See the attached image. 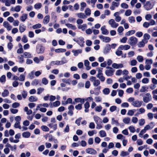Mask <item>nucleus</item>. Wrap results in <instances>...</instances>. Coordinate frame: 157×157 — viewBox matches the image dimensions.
<instances>
[{
  "label": "nucleus",
  "mask_w": 157,
  "mask_h": 157,
  "mask_svg": "<svg viewBox=\"0 0 157 157\" xmlns=\"http://www.w3.org/2000/svg\"><path fill=\"white\" fill-rule=\"evenodd\" d=\"M143 100L145 103H148L152 99L151 96L149 93H145L142 94Z\"/></svg>",
  "instance_id": "1"
},
{
  "label": "nucleus",
  "mask_w": 157,
  "mask_h": 157,
  "mask_svg": "<svg viewBox=\"0 0 157 157\" xmlns=\"http://www.w3.org/2000/svg\"><path fill=\"white\" fill-rule=\"evenodd\" d=\"M138 39L134 36L130 37L128 41V43L131 46H135L137 43Z\"/></svg>",
  "instance_id": "2"
},
{
  "label": "nucleus",
  "mask_w": 157,
  "mask_h": 157,
  "mask_svg": "<svg viewBox=\"0 0 157 157\" xmlns=\"http://www.w3.org/2000/svg\"><path fill=\"white\" fill-rule=\"evenodd\" d=\"M98 74L96 75L97 77L99 78L101 82H104L105 80V78L103 76V74L102 71V68H98Z\"/></svg>",
  "instance_id": "3"
},
{
  "label": "nucleus",
  "mask_w": 157,
  "mask_h": 157,
  "mask_svg": "<svg viewBox=\"0 0 157 157\" xmlns=\"http://www.w3.org/2000/svg\"><path fill=\"white\" fill-rule=\"evenodd\" d=\"M89 79L91 82H93L94 86H97L99 85L100 83V80L97 79L95 77L91 76Z\"/></svg>",
  "instance_id": "4"
},
{
  "label": "nucleus",
  "mask_w": 157,
  "mask_h": 157,
  "mask_svg": "<svg viewBox=\"0 0 157 157\" xmlns=\"http://www.w3.org/2000/svg\"><path fill=\"white\" fill-rule=\"evenodd\" d=\"M44 47L41 44H38L36 46V52L38 54H42L44 51Z\"/></svg>",
  "instance_id": "5"
},
{
  "label": "nucleus",
  "mask_w": 157,
  "mask_h": 157,
  "mask_svg": "<svg viewBox=\"0 0 157 157\" xmlns=\"http://www.w3.org/2000/svg\"><path fill=\"white\" fill-rule=\"evenodd\" d=\"M108 23L111 27L113 28H116L118 26V23H116L114 20L111 19L108 21Z\"/></svg>",
  "instance_id": "6"
},
{
  "label": "nucleus",
  "mask_w": 157,
  "mask_h": 157,
  "mask_svg": "<svg viewBox=\"0 0 157 157\" xmlns=\"http://www.w3.org/2000/svg\"><path fill=\"white\" fill-rule=\"evenodd\" d=\"M144 7L147 10H149L151 9L153 7V6L151 4L150 1H147L144 4Z\"/></svg>",
  "instance_id": "7"
},
{
  "label": "nucleus",
  "mask_w": 157,
  "mask_h": 157,
  "mask_svg": "<svg viewBox=\"0 0 157 157\" xmlns=\"http://www.w3.org/2000/svg\"><path fill=\"white\" fill-rule=\"evenodd\" d=\"M99 37L102 41L105 43L109 42L111 40L110 37L108 36H104L101 35H99Z\"/></svg>",
  "instance_id": "8"
},
{
  "label": "nucleus",
  "mask_w": 157,
  "mask_h": 157,
  "mask_svg": "<svg viewBox=\"0 0 157 157\" xmlns=\"http://www.w3.org/2000/svg\"><path fill=\"white\" fill-rule=\"evenodd\" d=\"M142 102L139 100H134L132 103V105L135 107H140L142 105Z\"/></svg>",
  "instance_id": "9"
},
{
  "label": "nucleus",
  "mask_w": 157,
  "mask_h": 157,
  "mask_svg": "<svg viewBox=\"0 0 157 157\" xmlns=\"http://www.w3.org/2000/svg\"><path fill=\"white\" fill-rule=\"evenodd\" d=\"M120 3L113 1L112 2L111 5L110 7V9L112 10H114L115 8L118 7L119 6Z\"/></svg>",
  "instance_id": "10"
},
{
  "label": "nucleus",
  "mask_w": 157,
  "mask_h": 157,
  "mask_svg": "<svg viewBox=\"0 0 157 157\" xmlns=\"http://www.w3.org/2000/svg\"><path fill=\"white\" fill-rule=\"evenodd\" d=\"M3 26L8 31L10 30L12 28V26L7 21H4Z\"/></svg>",
  "instance_id": "11"
},
{
  "label": "nucleus",
  "mask_w": 157,
  "mask_h": 157,
  "mask_svg": "<svg viewBox=\"0 0 157 157\" xmlns=\"http://www.w3.org/2000/svg\"><path fill=\"white\" fill-rule=\"evenodd\" d=\"M67 61L64 57L62 58V60L61 61H55V65H63L66 63H67Z\"/></svg>",
  "instance_id": "12"
},
{
  "label": "nucleus",
  "mask_w": 157,
  "mask_h": 157,
  "mask_svg": "<svg viewBox=\"0 0 157 157\" xmlns=\"http://www.w3.org/2000/svg\"><path fill=\"white\" fill-rule=\"evenodd\" d=\"M154 123L153 122H150L148 124L146 125L144 127V128L146 131L151 129L154 127Z\"/></svg>",
  "instance_id": "13"
},
{
  "label": "nucleus",
  "mask_w": 157,
  "mask_h": 157,
  "mask_svg": "<svg viewBox=\"0 0 157 157\" xmlns=\"http://www.w3.org/2000/svg\"><path fill=\"white\" fill-rule=\"evenodd\" d=\"M86 153L92 155H94L97 153V151L91 148L86 149Z\"/></svg>",
  "instance_id": "14"
},
{
  "label": "nucleus",
  "mask_w": 157,
  "mask_h": 157,
  "mask_svg": "<svg viewBox=\"0 0 157 157\" xmlns=\"http://www.w3.org/2000/svg\"><path fill=\"white\" fill-rule=\"evenodd\" d=\"M112 67L114 68L117 69L123 68L124 67V66L122 63L117 64L114 63L112 64Z\"/></svg>",
  "instance_id": "15"
},
{
  "label": "nucleus",
  "mask_w": 157,
  "mask_h": 157,
  "mask_svg": "<svg viewBox=\"0 0 157 157\" xmlns=\"http://www.w3.org/2000/svg\"><path fill=\"white\" fill-rule=\"evenodd\" d=\"M130 48V45H121L118 47V49L121 50H127Z\"/></svg>",
  "instance_id": "16"
},
{
  "label": "nucleus",
  "mask_w": 157,
  "mask_h": 157,
  "mask_svg": "<svg viewBox=\"0 0 157 157\" xmlns=\"http://www.w3.org/2000/svg\"><path fill=\"white\" fill-rule=\"evenodd\" d=\"M111 50L110 45L108 44L106 45V48L103 51V53L105 54H106L108 53Z\"/></svg>",
  "instance_id": "17"
},
{
  "label": "nucleus",
  "mask_w": 157,
  "mask_h": 157,
  "mask_svg": "<svg viewBox=\"0 0 157 157\" xmlns=\"http://www.w3.org/2000/svg\"><path fill=\"white\" fill-rule=\"evenodd\" d=\"M93 118L96 124L99 123L100 122H101V119L99 117L95 115L94 116Z\"/></svg>",
  "instance_id": "18"
},
{
  "label": "nucleus",
  "mask_w": 157,
  "mask_h": 157,
  "mask_svg": "<svg viewBox=\"0 0 157 157\" xmlns=\"http://www.w3.org/2000/svg\"><path fill=\"white\" fill-rule=\"evenodd\" d=\"M101 33L104 35H107L108 34V31L107 30L105 29V26H103L101 27Z\"/></svg>",
  "instance_id": "19"
},
{
  "label": "nucleus",
  "mask_w": 157,
  "mask_h": 157,
  "mask_svg": "<svg viewBox=\"0 0 157 157\" xmlns=\"http://www.w3.org/2000/svg\"><path fill=\"white\" fill-rule=\"evenodd\" d=\"M72 52L74 54V55L75 56H77L79 54H81L82 52V50L81 49H79L78 50H73Z\"/></svg>",
  "instance_id": "20"
},
{
  "label": "nucleus",
  "mask_w": 157,
  "mask_h": 157,
  "mask_svg": "<svg viewBox=\"0 0 157 157\" xmlns=\"http://www.w3.org/2000/svg\"><path fill=\"white\" fill-rule=\"evenodd\" d=\"M26 27L23 24H20L19 27V30L21 33L23 32L26 29Z\"/></svg>",
  "instance_id": "21"
},
{
  "label": "nucleus",
  "mask_w": 157,
  "mask_h": 157,
  "mask_svg": "<svg viewBox=\"0 0 157 157\" xmlns=\"http://www.w3.org/2000/svg\"><path fill=\"white\" fill-rule=\"evenodd\" d=\"M147 43L145 40L143 39L140 41L139 42L138 44V47L139 48L143 47L145 44Z\"/></svg>",
  "instance_id": "22"
},
{
  "label": "nucleus",
  "mask_w": 157,
  "mask_h": 157,
  "mask_svg": "<svg viewBox=\"0 0 157 157\" xmlns=\"http://www.w3.org/2000/svg\"><path fill=\"white\" fill-rule=\"evenodd\" d=\"M78 17L81 19H85L87 17L86 15L83 13H79L76 14Z\"/></svg>",
  "instance_id": "23"
},
{
  "label": "nucleus",
  "mask_w": 157,
  "mask_h": 157,
  "mask_svg": "<svg viewBox=\"0 0 157 157\" xmlns=\"http://www.w3.org/2000/svg\"><path fill=\"white\" fill-rule=\"evenodd\" d=\"M65 25L68 28H71L73 30H76L77 29L76 27L72 24L69 23H66L65 24Z\"/></svg>",
  "instance_id": "24"
},
{
  "label": "nucleus",
  "mask_w": 157,
  "mask_h": 157,
  "mask_svg": "<svg viewBox=\"0 0 157 157\" xmlns=\"http://www.w3.org/2000/svg\"><path fill=\"white\" fill-rule=\"evenodd\" d=\"M50 20V17L49 15L45 16L43 19V23L44 24H47L48 23Z\"/></svg>",
  "instance_id": "25"
},
{
  "label": "nucleus",
  "mask_w": 157,
  "mask_h": 157,
  "mask_svg": "<svg viewBox=\"0 0 157 157\" xmlns=\"http://www.w3.org/2000/svg\"><path fill=\"white\" fill-rule=\"evenodd\" d=\"M85 100V99L80 98H77L75 99V101L76 103L80 102L82 104H83Z\"/></svg>",
  "instance_id": "26"
},
{
  "label": "nucleus",
  "mask_w": 157,
  "mask_h": 157,
  "mask_svg": "<svg viewBox=\"0 0 157 157\" xmlns=\"http://www.w3.org/2000/svg\"><path fill=\"white\" fill-rule=\"evenodd\" d=\"M113 71L111 70H107L105 71V74L108 76H111L113 75Z\"/></svg>",
  "instance_id": "27"
},
{
  "label": "nucleus",
  "mask_w": 157,
  "mask_h": 157,
  "mask_svg": "<svg viewBox=\"0 0 157 157\" xmlns=\"http://www.w3.org/2000/svg\"><path fill=\"white\" fill-rule=\"evenodd\" d=\"M9 91L5 89L2 93V96L3 97H6L9 95Z\"/></svg>",
  "instance_id": "28"
},
{
  "label": "nucleus",
  "mask_w": 157,
  "mask_h": 157,
  "mask_svg": "<svg viewBox=\"0 0 157 157\" xmlns=\"http://www.w3.org/2000/svg\"><path fill=\"white\" fill-rule=\"evenodd\" d=\"M90 106V104L87 101L85 103L84 105L85 108L84 111L86 113L88 112L89 111L88 108H89Z\"/></svg>",
  "instance_id": "29"
},
{
  "label": "nucleus",
  "mask_w": 157,
  "mask_h": 157,
  "mask_svg": "<svg viewBox=\"0 0 157 157\" xmlns=\"http://www.w3.org/2000/svg\"><path fill=\"white\" fill-rule=\"evenodd\" d=\"M143 37L144 39L143 40H145L147 43L148 40L150 39V36L148 34L145 33L144 34Z\"/></svg>",
  "instance_id": "30"
},
{
  "label": "nucleus",
  "mask_w": 157,
  "mask_h": 157,
  "mask_svg": "<svg viewBox=\"0 0 157 157\" xmlns=\"http://www.w3.org/2000/svg\"><path fill=\"white\" fill-rule=\"evenodd\" d=\"M31 135L30 133L29 132H24L22 134V136L25 138L29 137Z\"/></svg>",
  "instance_id": "31"
},
{
  "label": "nucleus",
  "mask_w": 157,
  "mask_h": 157,
  "mask_svg": "<svg viewBox=\"0 0 157 157\" xmlns=\"http://www.w3.org/2000/svg\"><path fill=\"white\" fill-rule=\"evenodd\" d=\"M37 98L34 96H31L29 98V100L31 102L36 101H37Z\"/></svg>",
  "instance_id": "32"
},
{
  "label": "nucleus",
  "mask_w": 157,
  "mask_h": 157,
  "mask_svg": "<svg viewBox=\"0 0 157 157\" xmlns=\"http://www.w3.org/2000/svg\"><path fill=\"white\" fill-rule=\"evenodd\" d=\"M100 136L101 137H104L106 136V133L105 131L103 130H101L99 132Z\"/></svg>",
  "instance_id": "33"
},
{
  "label": "nucleus",
  "mask_w": 157,
  "mask_h": 157,
  "mask_svg": "<svg viewBox=\"0 0 157 157\" xmlns=\"http://www.w3.org/2000/svg\"><path fill=\"white\" fill-rule=\"evenodd\" d=\"M74 41H76V42L79 44L81 46H83V44L84 43L83 41V39L82 38L80 40H75V39L73 40Z\"/></svg>",
  "instance_id": "34"
},
{
  "label": "nucleus",
  "mask_w": 157,
  "mask_h": 157,
  "mask_svg": "<svg viewBox=\"0 0 157 157\" xmlns=\"http://www.w3.org/2000/svg\"><path fill=\"white\" fill-rule=\"evenodd\" d=\"M27 18V14L25 13H24L22 14L20 17V20L22 21H24Z\"/></svg>",
  "instance_id": "35"
},
{
  "label": "nucleus",
  "mask_w": 157,
  "mask_h": 157,
  "mask_svg": "<svg viewBox=\"0 0 157 157\" xmlns=\"http://www.w3.org/2000/svg\"><path fill=\"white\" fill-rule=\"evenodd\" d=\"M87 27V25L86 24H83L78 26V29H81L82 31H84Z\"/></svg>",
  "instance_id": "36"
},
{
  "label": "nucleus",
  "mask_w": 157,
  "mask_h": 157,
  "mask_svg": "<svg viewBox=\"0 0 157 157\" xmlns=\"http://www.w3.org/2000/svg\"><path fill=\"white\" fill-rule=\"evenodd\" d=\"M135 32L136 31L134 30H132L129 31L126 33L125 35L127 36H130L134 34L135 33Z\"/></svg>",
  "instance_id": "37"
},
{
  "label": "nucleus",
  "mask_w": 157,
  "mask_h": 157,
  "mask_svg": "<svg viewBox=\"0 0 157 157\" xmlns=\"http://www.w3.org/2000/svg\"><path fill=\"white\" fill-rule=\"evenodd\" d=\"M55 52L56 53L63 52L66 51L65 49L63 48H58L56 49L55 50Z\"/></svg>",
  "instance_id": "38"
},
{
  "label": "nucleus",
  "mask_w": 157,
  "mask_h": 157,
  "mask_svg": "<svg viewBox=\"0 0 157 157\" xmlns=\"http://www.w3.org/2000/svg\"><path fill=\"white\" fill-rule=\"evenodd\" d=\"M111 124H115V125L118 126L119 125V123L117 120H115L114 118H113L112 119Z\"/></svg>",
  "instance_id": "39"
},
{
  "label": "nucleus",
  "mask_w": 157,
  "mask_h": 157,
  "mask_svg": "<svg viewBox=\"0 0 157 157\" xmlns=\"http://www.w3.org/2000/svg\"><path fill=\"white\" fill-rule=\"evenodd\" d=\"M137 61L136 59H133L130 61L129 64L132 66H135L137 64Z\"/></svg>",
  "instance_id": "40"
},
{
  "label": "nucleus",
  "mask_w": 157,
  "mask_h": 157,
  "mask_svg": "<svg viewBox=\"0 0 157 157\" xmlns=\"http://www.w3.org/2000/svg\"><path fill=\"white\" fill-rule=\"evenodd\" d=\"M41 25L40 24L38 23L33 25L32 26V28L33 29H37L41 28Z\"/></svg>",
  "instance_id": "41"
},
{
  "label": "nucleus",
  "mask_w": 157,
  "mask_h": 157,
  "mask_svg": "<svg viewBox=\"0 0 157 157\" xmlns=\"http://www.w3.org/2000/svg\"><path fill=\"white\" fill-rule=\"evenodd\" d=\"M14 127L16 128L21 129V127L20 125V122H16L14 125Z\"/></svg>",
  "instance_id": "42"
},
{
  "label": "nucleus",
  "mask_w": 157,
  "mask_h": 157,
  "mask_svg": "<svg viewBox=\"0 0 157 157\" xmlns=\"http://www.w3.org/2000/svg\"><path fill=\"white\" fill-rule=\"evenodd\" d=\"M18 59L19 60V62L20 63H22L24 62V59L23 56L22 55H21L19 56H18Z\"/></svg>",
  "instance_id": "43"
},
{
  "label": "nucleus",
  "mask_w": 157,
  "mask_h": 157,
  "mask_svg": "<svg viewBox=\"0 0 157 157\" xmlns=\"http://www.w3.org/2000/svg\"><path fill=\"white\" fill-rule=\"evenodd\" d=\"M136 111V110L135 109L129 110L128 111L127 115L129 116H132L134 114Z\"/></svg>",
  "instance_id": "44"
},
{
  "label": "nucleus",
  "mask_w": 157,
  "mask_h": 157,
  "mask_svg": "<svg viewBox=\"0 0 157 157\" xmlns=\"http://www.w3.org/2000/svg\"><path fill=\"white\" fill-rule=\"evenodd\" d=\"M128 21L130 23H134L135 22V17L133 16H131L128 18Z\"/></svg>",
  "instance_id": "45"
},
{
  "label": "nucleus",
  "mask_w": 157,
  "mask_h": 157,
  "mask_svg": "<svg viewBox=\"0 0 157 157\" xmlns=\"http://www.w3.org/2000/svg\"><path fill=\"white\" fill-rule=\"evenodd\" d=\"M136 59L140 63L143 62L144 60L143 56L140 55L136 57Z\"/></svg>",
  "instance_id": "46"
},
{
  "label": "nucleus",
  "mask_w": 157,
  "mask_h": 157,
  "mask_svg": "<svg viewBox=\"0 0 157 157\" xmlns=\"http://www.w3.org/2000/svg\"><path fill=\"white\" fill-rule=\"evenodd\" d=\"M130 121V119L129 117H125L123 119V122L125 124H129Z\"/></svg>",
  "instance_id": "47"
},
{
  "label": "nucleus",
  "mask_w": 157,
  "mask_h": 157,
  "mask_svg": "<svg viewBox=\"0 0 157 157\" xmlns=\"http://www.w3.org/2000/svg\"><path fill=\"white\" fill-rule=\"evenodd\" d=\"M24 55L26 58H31L32 57L31 54L29 52H25Z\"/></svg>",
  "instance_id": "48"
},
{
  "label": "nucleus",
  "mask_w": 157,
  "mask_h": 157,
  "mask_svg": "<svg viewBox=\"0 0 157 157\" xmlns=\"http://www.w3.org/2000/svg\"><path fill=\"white\" fill-rule=\"evenodd\" d=\"M129 153L128 151H122L121 152L120 155L122 157H124L128 155Z\"/></svg>",
  "instance_id": "49"
},
{
  "label": "nucleus",
  "mask_w": 157,
  "mask_h": 157,
  "mask_svg": "<svg viewBox=\"0 0 157 157\" xmlns=\"http://www.w3.org/2000/svg\"><path fill=\"white\" fill-rule=\"evenodd\" d=\"M103 92L105 95L108 94L110 92V90L108 88H105L103 90Z\"/></svg>",
  "instance_id": "50"
},
{
  "label": "nucleus",
  "mask_w": 157,
  "mask_h": 157,
  "mask_svg": "<svg viewBox=\"0 0 157 157\" xmlns=\"http://www.w3.org/2000/svg\"><path fill=\"white\" fill-rule=\"evenodd\" d=\"M85 12L86 16H89L91 14V10L88 8H86L85 10Z\"/></svg>",
  "instance_id": "51"
},
{
  "label": "nucleus",
  "mask_w": 157,
  "mask_h": 157,
  "mask_svg": "<svg viewBox=\"0 0 157 157\" xmlns=\"http://www.w3.org/2000/svg\"><path fill=\"white\" fill-rule=\"evenodd\" d=\"M124 30V29L123 27L121 26H120L118 27L117 31L118 33L119 34L121 35Z\"/></svg>",
  "instance_id": "52"
},
{
  "label": "nucleus",
  "mask_w": 157,
  "mask_h": 157,
  "mask_svg": "<svg viewBox=\"0 0 157 157\" xmlns=\"http://www.w3.org/2000/svg\"><path fill=\"white\" fill-rule=\"evenodd\" d=\"M153 63V60L151 59H148L146 60L145 63L146 64L151 65Z\"/></svg>",
  "instance_id": "53"
},
{
  "label": "nucleus",
  "mask_w": 157,
  "mask_h": 157,
  "mask_svg": "<svg viewBox=\"0 0 157 157\" xmlns=\"http://www.w3.org/2000/svg\"><path fill=\"white\" fill-rule=\"evenodd\" d=\"M41 4L40 3H38L34 5V7L36 9H39L41 8Z\"/></svg>",
  "instance_id": "54"
},
{
  "label": "nucleus",
  "mask_w": 157,
  "mask_h": 157,
  "mask_svg": "<svg viewBox=\"0 0 157 157\" xmlns=\"http://www.w3.org/2000/svg\"><path fill=\"white\" fill-rule=\"evenodd\" d=\"M145 123V120L144 119H141L139 121V124L140 126H143Z\"/></svg>",
  "instance_id": "55"
},
{
  "label": "nucleus",
  "mask_w": 157,
  "mask_h": 157,
  "mask_svg": "<svg viewBox=\"0 0 157 157\" xmlns=\"http://www.w3.org/2000/svg\"><path fill=\"white\" fill-rule=\"evenodd\" d=\"M21 93L22 97L24 99H25L26 98L27 95L28 93L25 90H24L21 92Z\"/></svg>",
  "instance_id": "56"
},
{
  "label": "nucleus",
  "mask_w": 157,
  "mask_h": 157,
  "mask_svg": "<svg viewBox=\"0 0 157 157\" xmlns=\"http://www.w3.org/2000/svg\"><path fill=\"white\" fill-rule=\"evenodd\" d=\"M9 140L10 141L11 143H17L19 141V140L18 139L13 140V139L12 137H10Z\"/></svg>",
  "instance_id": "57"
},
{
  "label": "nucleus",
  "mask_w": 157,
  "mask_h": 157,
  "mask_svg": "<svg viewBox=\"0 0 157 157\" xmlns=\"http://www.w3.org/2000/svg\"><path fill=\"white\" fill-rule=\"evenodd\" d=\"M102 109V107L101 105L96 106L95 108V111L98 112H100L101 111Z\"/></svg>",
  "instance_id": "58"
},
{
  "label": "nucleus",
  "mask_w": 157,
  "mask_h": 157,
  "mask_svg": "<svg viewBox=\"0 0 157 157\" xmlns=\"http://www.w3.org/2000/svg\"><path fill=\"white\" fill-rule=\"evenodd\" d=\"M121 50L118 48L115 52L116 55L118 56H120L122 54V52Z\"/></svg>",
  "instance_id": "59"
},
{
  "label": "nucleus",
  "mask_w": 157,
  "mask_h": 157,
  "mask_svg": "<svg viewBox=\"0 0 157 157\" xmlns=\"http://www.w3.org/2000/svg\"><path fill=\"white\" fill-rule=\"evenodd\" d=\"M128 129L130 132L132 133H134L136 131V129L135 127L132 125L128 127Z\"/></svg>",
  "instance_id": "60"
},
{
  "label": "nucleus",
  "mask_w": 157,
  "mask_h": 157,
  "mask_svg": "<svg viewBox=\"0 0 157 157\" xmlns=\"http://www.w3.org/2000/svg\"><path fill=\"white\" fill-rule=\"evenodd\" d=\"M149 79L147 78H144L142 80V82L144 84H147L149 82Z\"/></svg>",
  "instance_id": "61"
},
{
  "label": "nucleus",
  "mask_w": 157,
  "mask_h": 157,
  "mask_svg": "<svg viewBox=\"0 0 157 157\" xmlns=\"http://www.w3.org/2000/svg\"><path fill=\"white\" fill-rule=\"evenodd\" d=\"M6 81V76L5 75H2L0 78V82L2 83H5Z\"/></svg>",
  "instance_id": "62"
},
{
  "label": "nucleus",
  "mask_w": 157,
  "mask_h": 157,
  "mask_svg": "<svg viewBox=\"0 0 157 157\" xmlns=\"http://www.w3.org/2000/svg\"><path fill=\"white\" fill-rule=\"evenodd\" d=\"M131 13V10H128L126 11L124 14L126 16H128L130 15Z\"/></svg>",
  "instance_id": "63"
},
{
  "label": "nucleus",
  "mask_w": 157,
  "mask_h": 157,
  "mask_svg": "<svg viewBox=\"0 0 157 157\" xmlns=\"http://www.w3.org/2000/svg\"><path fill=\"white\" fill-rule=\"evenodd\" d=\"M22 41L24 43H26L28 42V39L26 36L25 35H24L21 39Z\"/></svg>",
  "instance_id": "64"
}]
</instances>
